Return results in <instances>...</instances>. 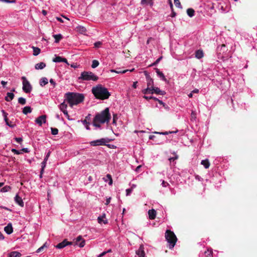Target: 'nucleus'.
Wrapping results in <instances>:
<instances>
[{
  "instance_id": "14",
  "label": "nucleus",
  "mask_w": 257,
  "mask_h": 257,
  "mask_svg": "<svg viewBox=\"0 0 257 257\" xmlns=\"http://www.w3.org/2000/svg\"><path fill=\"white\" fill-rule=\"evenodd\" d=\"M15 202L21 207H23L24 205V202L21 197L19 196V195H16L15 197Z\"/></svg>"
},
{
  "instance_id": "46",
  "label": "nucleus",
  "mask_w": 257,
  "mask_h": 257,
  "mask_svg": "<svg viewBox=\"0 0 257 257\" xmlns=\"http://www.w3.org/2000/svg\"><path fill=\"white\" fill-rule=\"evenodd\" d=\"M45 247H46L45 244H44L43 246H42L41 247L39 248L37 250V252L39 253V252H40L41 251H42Z\"/></svg>"
},
{
  "instance_id": "48",
  "label": "nucleus",
  "mask_w": 257,
  "mask_h": 257,
  "mask_svg": "<svg viewBox=\"0 0 257 257\" xmlns=\"http://www.w3.org/2000/svg\"><path fill=\"white\" fill-rule=\"evenodd\" d=\"M128 71V70H127V69L124 70H123L122 71H120V70H118V71H115V70H112V71L115 72L117 73H124Z\"/></svg>"
},
{
  "instance_id": "51",
  "label": "nucleus",
  "mask_w": 257,
  "mask_h": 257,
  "mask_svg": "<svg viewBox=\"0 0 257 257\" xmlns=\"http://www.w3.org/2000/svg\"><path fill=\"white\" fill-rule=\"evenodd\" d=\"M12 152H13L14 153H15V154H20V151H19L15 149H13L12 150Z\"/></svg>"
},
{
  "instance_id": "15",
  "label": "nucleus",
  "mask_w": 257,
  "mask_h": 257,
  "mask_svg": "<svg viewBox=\"0 0 257 257\" xmlns=\"http://www.w3.org/2000/svg\"><path fill=\"white\" fill-rule=\"evenodd\" d=\"M148 215L149 218L151 220L154 219L156 216V211L155 209H152L149 210Z\"/></svg>"
},
{
  "instance_id": "44",
  "label": "nucleus",
  "mask_w": 257,
  "mask_h": 257,
  "mask_svg": "<svg viewBox=\"0 0 257 257\" xmlns=\"http://www.w3.org/2000/svg\"><path fill=\"white\" fill-rule=\"evenodd\" d=\"M117 119V116L116 114H113V121L112 123L113 124H116V119Z\"/></svg>"
},
{
  "instance_id": "10",
  "label": "nucleus",
  "mask_w": 257,
  "mask_h": 257,
  "mask_svg": "<svg viewBox=\"0 0 257 257\" xmlns=\"http://www.w3.org/2000/svg\"><path fill=\"white\" fill-rule=\"evenodd\" d=\"M73 244V242L68 241H67V239H65L61 242H60L58 244H57L55 246V247L57 248L61 249V248H64V247H65L67 245H72Z\"/></svg>"
},
{
  "instance_id": "35",
  "label": "nucleus",
  "mask_w": 257,
  "mask_h": 257,
  "mask_svg": "<svg viewBox=\"0 0 257 257\" xmlns=\"http://www.w3.org/2000/svg\"><path fill=\"white\" fill-rule=\"evenodd\" d=\"M11 188L10 186H6L1 189V191L2 192H6L11 190Z\"/></svg>"
},
{
  "instance_id": "11",
  "label": "nucleus",
  "mask_w": 257,
  "mask_h": 257,
  "mask_svg": "<svg viewBox=\"0 0 257 257\" xmlns=\"http://www.w3.org/2000/svg\"><path fill=\"white\" fill-rule=\"evenodd\" d=\"M78 245L80 247H82L85 245V240L82 239L81 236H78L76 238V242L74 243V245Z\"/></svg>"
},
{
  "instance_id": "32",
  "label": "nucleus",
  "mask_w": 257,
  "mask_h": 257,
  "mask_svg": "<svg viewBox=\"0 0 257 257\" xmlns=\"http://www.w3.org/2000/svg\"><path fill=\"white\" fill-rule=\"evenodd\" d=\"M187 13L190 17H192L194 15L195 11L193 9L189 8L187 10Z\"/></svg>"
},
{
  "instance_id": "52",
  "label": "nucleus",
  "mask_w": 257,
  "mask_h": 257,
  "mask_svg": "<svg viewBox=\"0 0 257 257\" xmlns=\"http://www.w3.org/2000/svg\"><path fill=\"white\" fill-rule=\"evenodd\" d=\"M50 152H49L47 154V155H46V157H45V159H44V160L45 161H47V160H48V158H49V157L50 156Z\"/></svg>"
},
{
  "instance_id": "33",
  "label": "nucleus",
  "mask_w": 257,
  "mask_h": 257,
  "mask_svg": "<svg viewBox=\"0 0 257 257\" xmlns=\"http://www.w3.org/2000/svg\"><path fill=\"white\" fill-rule=\"evenodd\" d=\"M2 112L3 113V116L4 117V120L6 122V124H8V113H7L4 110H2Z\"/></svg>"
},
{
  "instance_id": "1",
  "label": "nucleus",
  "mask_w": 257,
  "mask_h": 257,
  "mask_svg": "<svg viewBox=\"0 0 257 257\" xmlns=\"http://www.w3.org/2000/svg\"><path fill=\"white\" fill-rule=\"evenodd\" d=\"M111 118V115L109 113L108 107L100 113H97L93 120V125L96 127H100V123H108Z\"/></svg>"
},
{
  "instance_id": "63",
  "label": "nucleus",
  "mask_w": 257,
  "mask_h": 257,
  "mask_svg": "<svg viewBox=\"0 0 257 257\" xmlns=\"http://www.w3.org/2000/svg\"><path fill=\"white\" fill-rule=\"evenodd\" d=\"M63 113L65 115V116H66V117H67L68 119H70V118H69V117H70V116H69V114H68V111H65V112H64V113Z\"/></svg>"
},
{
  "instance_id": "22",
  "label": "nucleus",
  "mask_w": 257,
  "mask_h": 257,
  "mask_svg": "<svg viewBox=\"0 0 257 257\" xmlns=\"http://www.w3.org/2000/svg\"><path fill=\"white\" fill-rule=\"evenodd\" d=\"M204 56V54L202 50H198L195 52V57L198 59L202 58Z\"/></svg>"
},
{
  "instance_id": "42",
  "label": "nucleus",
  "mask_w": 257,
  "mask_h": 257,
  "mask_svg": "<svg viewBox=\"0 0 257 257\" xmlns=\"http://www.w3.org/2000/svg\"><path fill=\"white\" fill-rule=\"evenodd\" d=\"M102 43L100 41L96 42L94 44V47L96 48L100 47Z\"/></svg>"
},
{
  "instance_id": "17",
  "label": "nucleus",
  "mask_w": 257,
  "mask_h": 257,
  "mask_svg": "<svg viewBox=\"0 0 257 257\" xmlns=\"http://www.w3.org/2000/svg\"><path fill=\"white\" fill-rule=\"evenodd\" d=\"M66 100H64V101L62 103H61L59 105V109L63 112L64 113V112L65 111H67V110H66L67 109V105L65 103V101Z\"/></svg>"
},
{
  "instance_id": "3",
  "label": "nucleus",
  "mask_w": 257,
  "mask_h": 257,
  "mask_svg": "<svg viewBox=\"0 0 257 257\" xmlns=\"http://www.w3.org/2000/svg\"><path fill=\"white\" fill-rule=\"evenodd\" d=\"M92 92L96 98L100 100L108 99L110 95L107 89L103 87L101 85H98L93 87L92 89Z\"/></svg>"
},
{
  "instance_id": "24",
  "label": "nucleus",
  "mask_w": 257,
  "mask_h": 257,
  "mask_svg": "<svg viewBox=\"0 0 257 257\" xmlns=\"http://www.w3.org/2000/svg\"><path fill=\"white\" fill-rule=\"evenodd\" d=\"M46 67V64L44 62H40L35 65L36 69H42Z\"/></svg>"
},
{
  "instance_id": "29",
  "label": "nucleus",
  "mask_w": 257,
  "mask_h": 257,
  "mask_svg": "<svg viewBox=\"0 0 257 257\" xmlns=\"http://www.w3.org/2000/svg\"><path fill=\"white\" fill-rule=\"evenodd\" d=\"M107 180H109L108 184L109 185H111L112 184V179L111 176L110 174H107L106 178H104V181L105 182L107 181Z\"/></svg>"
},
{
  "instance_id": "27",
  "label": "nucleus",
  "mask_w": 257,
  "mask_h": 257,
  "mask_svg": "<svg viewBox=\"0 0 257 257\" xmlns=\"http://www.w3.org/2000/svg\"><path fill=\"white\" fill-rule=\"evenodd\" d=\"M48 83V80L46 77H43L40 81V85L41 86H44Z\"/></svg>"
},
{
  "instance_id": "49",
  "label": "nucleus",
  "mask_w": 257,
  "mask_h": 257,
  "mask_svg": "<svg viewBox=\"0 0 257 257\" xmlns=\"http://www.w3.org/2000/svg\"><path fill=\"white\" fill-rule=\"evenodd\" d=\"M162 59V57H159V58H158L156 61L152 64L153 65H157L160 61V60Z\"/></svg>"
},
{
  "instance_id": "21",
  "label": "nucleus",
  "mask_w": 257,
  "mask_h": 257,
  "mask_svg": "<svg viewBox=\"0 0 257 257\" xmlns=\"http://www.w3.org/2000/svg\"><path fill=\"white\" fill-rule=\"evenodd\" d=\"M136 253L139 255V257H145V252L143 250V247L141 246L139 249L137 251Z\"/></svg>"
},
{
  "instance_id": "39",
  "label": "nucleus",
  "mask_w": 257,
  "mask_h": 257,
  "mask_svg": "<svg viewBox=\"0 0 257 257\" xmlns=\"http://www.w3.org/2000/svg\"><path fill=\"white\" fill-rule=\"evenodd\" d=\"M51 130L53 135H56L58 133V130L57 128L51 127Z\"/></svg>"
},
{
  "instance_id": "23",
  "label": "nucleus",
  "mask_w": 257,
  "mask_h": 257,
  "mask_svg": "<svg viewBox=\"0 0 257 257\" xmlns=\"http://www.w3.org/2000/svg\"><path fill=\"white\" fill-rule=\"evenodd\" d=\"M105 217V214H103L101 216H99L98 217V222L99 223H101L103 222L104 224H107V220H104L103 218Z\"/></svg>"
},
{
  "instance_id": "26",
  "label": "nucleus",
  "mask_w": 257,
  "mask_h": 257,
  "mask_svg": "<svg viewBox=\"0 0 257 257\" xmlns=\"http://www.w3.org/2000/svg\"><path fill=\"white\" fill-rule=\"evenodd\" d=\"M32 108L30 106H25L23 108V113L25 114H27L32 112Z\"/></svg>"
},
{
  "instance_id": "50",
  "label": "nucleus",
  "mask_w": 257,
  "mask_h": 257,
  "mask_svg": "<svg viewBox=\"0 0 257 257\" xmlns=\"http://www.w3.org/2000/svg\"><path fill=\"white\" fill-rule=\"evenodd\" d=\"M132 191V189H131V188L127 189L126 190V195L127 196L129 195L131 193Z\"/></svg>"
},
{
  "instance_id": "62",
  "label": "nucleus",
  "mask_w": 257,
  "mask_h": 257,
  "mask_svg": "<svg viewBox=\"0 0 257 257\" xmlns=\"http://www.w3.org/2000/svg\"><path fill=\"white\" fill-rule=\"evenodd\" d=\"M85 119L87 120H90V119H91V114H88L86 117H85Z\"/></svg>"
},
{
  "instance_id": "28",
  "label": "nucleus",
  "mask_w": 257,
  "mask_h": 257,
  "mask_svg": "<svg viewBox=\"0 0 257 257\" xmlns=\"http://www.w3.org/2000/svg\"><path fill=\"white\" fill-rule=\"evenodd\" d=\"M201 164L203 165L206 169L208 168L210 166V163L208 159L202 160L201 162Z\"/></svg>"
},
{
  "instance_id": "25",
  "label": "nucleus",
  "mask_w": 257,
  "mask_h": 257,
  "mask_svg": "<svg viewBox=\"0 0 257 257\" xmlns=\"http://www.w3.org/2000/svg\"><path fill=\"white\" fill-rule=\"evenodd\" d=\"M53 37L55 38V42L59 43V41L63 38V36L61 34L54 35Z\"/></svg>"
},
{
  "instance_id": "58",
  "label": "nucleus",
  "mask_w": 257,
  "mask_h": 257,
  "mask_svg": "<svg viewBox=\"0 0 257 257\" xmlns=\"http://www.w3.org/2000/svg\"><path fill=\"white\" fill-rule=\"evenodd\" d=\"M162 184L163 186L165 187L169 185V184L167 182H165V181H163Z\"/></svg>"
},
{
  "instance_id": "45",
  "label": "nucleus",
  "mask_w": 257,
  "mask_h": 257,
  "mask_svg": "<svg viewBox=\"0 0 257 257\" xmlns=\"http://www.w3.org/2000/svg\"><path fill=\"white\" fill-rule=\"evenodd\" d=\"M8 124H6L7 125L12 128L14 127L15 125L14 124H13L12 121H9V119H8Z\"/></svg>"
},
{
  "instance_id": "2",
  "label": "nucleus",
  "mask_w": 257,
  "mask_h": 257,
  "mask_svg": "<svg viewBox=\"0 0 257 257\" xmlns=\"http://www.w3.org/2000/svg\"><path fill=\"white\" fill-rule=\"evenodd\" d=\"M65 100L72 107L74 105H77L83 101L84 95L81 93L68 92L65 94Z\"/></svg>"
},
{
  "instance_id": "4",
  "label": "nucleus",
  "mask_w": 257,
  "mask_h": 257,
  "mask_svg": "<svg viewBox=\"0 0 257 257\" xmlns=\"http://www.w3.org/2000/svg\"><path fill=\"white\" fill-rule=\"evenodd\" d=\"M165 238L168 242L169 243L170 248H172L174 247L177 238L174 233L170 230H167L165 232Z\"/></svg>"
},
{
  "instance_id": "41",
  "label": "nucleus",
  "mask_w": 257,
  "mask_h": 257,
  "mask_svg": "<svg viewBox=\"0 0 257 257\" xmlns=\"http://www.w3.org/2000/svg\"><path fill=\"white\" fill-rule=\"evenodd\" d=\"M143 97L147 99V100H149V99H153L154 100H158V98L155 97H154V96H146V95H144L143 96Z\"/></svg>"
},
{
  "instance_id": "36",
  "label": "nucleus",
  "mask_w": 257,
  "mask_h": 257,
  "mask_svg": "<svg viewBox=\"0 0 257 257\" xmlns=\"http://www.w3.org/2000/svg\"><path fill=\"white\" fill-rule=\"evenodd\" d=\"M46 162L47 161H45L44 160L43 161V162L42 163V168H41V174L40 175V177H42V174H43V171H44V168L46 166Z\"/></svg>"
},
{
  "instance_id": "20",
  "label": "nucleus",
  "mask_w": 257,
  "mask_h": 257,
  "mask_svg": "<svg viewBox=\"0 0 257 257\" xmlns=\"http://www.w3.org/2000/svg\"><path fill=\"white\" fill-rule=\"evenodd\" d=\"M21 253L18 251H12L9 254V257H21Z\"/></svg>"
},
{
  "instance_id": "18",
  "label": "nucleus",
  "mask_w": 257,
  "mask_h": 257,
  "mask_svg": "<svg viewBox=\"0 0 257 257\" xmlns=\"http://www.w3.org/2000/svg\"><path fill=\"white\" fill-rule=\"evenodd\" d=\"M15 95L12 92H8L7 93V96L5 97V100L7 101H11L14 97Z\"/></svg>"
},
{
  "instance_id": "9",
  "label": "nucleus",
  "mask_w": 257,
  "mask_h": 257,
  "mask_svg": "<svg viewBox=\"0 0 257 257\" xmlns=\"http://www.w3.org/2000/svg\"><path fill=\"white\" fill-rule=\"evenodd\" d=\"M110 141V140L108 138H102L99 140L91 141L90 144L92 146L106 145V144L109 143Z\"/></svg>"
},
{
  "instance_id": "19",
  "label": "nucleus",
  "mask_w": 257,
  "mask_h": 257,
  "mask_svg": "<svg viewBox=\"0 0 257 257\" xmlns=\"http://www.w3.org/2000/svg\"><path fill=\"white\" fill-rule=\"evenodd\" d=\"M156 73H157V74L161 78V79L165 81V82H167V79L166 78L165 75H164V74L161 72L159 69L158 68H156Z\"/></svg>"
},
{
  "instance_id": "60",
  "label": "nucleus",
  "mask_w": 257,
  "mask_h": 257,
  "mask_svg": "<svg viewBox=\"0 0 257 257\" xmlns=\"http://www.w3.org/2000/svg\"><path fill=\"white\" fill-rule=\"evenodd\" d=\"M107 253V252L103 251L101 253H100L97 257H102L104 255H105Z\"/></svg>"
},
{
  "instance_id": "47",
  "label": "nucleus",
  "mask_w": 257,
  "mask_h": 257,
  "mask_svg": "<svg viewBox=\"0 0 257 257\" xmlns=\"http://www.w3.org/2000/svg\"><path fill=\"white\" fill-rule=\"evenodd\" d=\"M178 158V156L177 155H176L175 157H171V158H169V160L170 162H171L172 161H174L175 160H177Z\"/></svg>"
},
{
  "instance_id": "53",
  "label": "nucleus",
  "mask_w": 257,
  "mask_h": 257,
  "mask_svg": "<svg viewBox=\"0 0 257 257\" xmlns=\"http://www.w3.org/2000/svg\"><path fill=\"white\" fill-rule=\"evenodd\" d=\"M153 0H148V4L151 7L154 5Z\"/></svg>"
},
{
  "instance_id": "57",
  "label": "nucleus",
  "mask_w": 257,
  "mask_h": 257,
  "mask_svg": "<svg viewBox=\"0 0 257 257\" xmlns=\"http://www.w3.org/2000/svg\"><path fill=\"white\" fill-rule=\"evenodd\" d=\"M148 0H142L141 4L143 5L145 4H148Z\"/></svg>"
},
{
  "instance_id": "8",
  "label": "nucleus",
  "mask_w": 257,
  "mask_h": 257,
  "mask_svg": "<svg viewBox=\"0 0 257 257\" xmlns=\"http://www.w3.org/2000/svg\"><path fill=\"white\" fill-rule=\"evenodd\" d=\"M22 79H23V91L27 93H30L32 89L31 85L25 76L22 77Z\"/></svg>"
},
{
  "instance_id": "54",
  "label": "nucleus",
  "mask_w": 257,
  "mask_h": 257,
  "mask_svg": "<svg viewBox=\"0 0 257 257\" xmlns=\"http://www.w3.org/2000/svg\"><path fill=\"white\" fill-rule=\"evenodd\" d=\"M177 131H176L175 132H164V133H162L161 134H163V135H168L169 134H171V133H176V132H177Z\"/></svg>"
},
{
  "instance_id": "13",
  "label": "nucleus",
  "mask_w": 257,
  "mask_h": 257,
  "mask_svg": "<svg viewBox=\"0 0 257 257\" xmlns=\"http://www.w3.org/2000/svg\"><path fill=\"white\" fill-rule=\"evenodd\" d=\"M152 93L151 94L156 93L157 94H159L161 95H164L166 94V92L164 91L160 90V89L158 87H154L152 89Z\"/></svg>"
},
{
  "instance_id": "5",
  "label": "nucleus",
  "mask_w": 257,
  "mask_h": 257,
  "mask_svg": "<svg viewBox=\"0 0 257 257\" xmlns=\"http://www.w3.org/2000/svg\"><path fill=\"white\" fill-rule=\"evenodd\" d=\"M79 80L84 81L92 80L96 81L98 79V77L90 71H83L81 72L80 76L78 77Z\"/></svg>"
},
{
  "instance_id": "12",
  "label": "nucleus",
  "mask_w": 257,
  "mask_h": 257,
  "mask_svg": "<svg viewBox=\"0 0 257 257\" xmlns=\"http://www.w3.org/2000/svg\"><path fill=\"white\" fill-rule=\"evenodd\" d=\"M35 121L40 126H41L43 122L45 123L46 122V115H42L40 116L36 119Z\"/></svg>"
},
{
  "instance_id": "37",
  "label": "nucleus",
  "mask_w": 257,
  "mask_h": 257,
  "mask_svg": "<svg viewBox=\"0 0 257 257\" xmlns=\"http://www.w3.org/2000/svg\"><path fill=\"white\" fill-rule=\"evenodd\" d=\"M99 62L96 60H94L92 61V63L91 65V67L93 68H95L97 67L99 65Z\"/></svg>"
},
{
  "instance_id": "30",
  "label": "nucleus",
  "mask_w": 257,
  "mask_h": 257,
  "mask_svg": "<svg viewBox=\"0 0 257 257\" xmlns=\"http://www.w3.org/2000/svg\"><path fill=\"white\" fill-rule=\"evenodd\" d=\"M32 48L33 49V55L34 56H37L40 54L41 52V50L40 48L34 46L32 47Z\"/></svg>"
},
{
  "instance_id": "38",
  "label": "nucleus",
  "mask_w": 257,
  "mask_h": 257,
  "mask_svg": "<svg viewBox=\"0 0 257 257\" xmlns=\"http://www.w3.org/2000/svg\"><path fill=\"white\" fill-rule=\"evenodd\" d=\"M78 31L81 34H84L86 32V30L83 27H79L77 28Z\"/></svg>"
},
{
  "instance_id": "59",
  "label": "nucleus",
  "mask_w": 257,
  "mask_h": 257,
  "mask_svg": "<svg viewBox=\"0 0 257 257\" xmlns=\"http://www.w3.org/2000/svg\"><path fill=\"white\" fill-rule=\"evenodd\" d=\"M176 15V13L174 11L173 9L172 10V14L171 15V17H175Z\"/></svg>"
},
{
  "instance_id": "16",
  "label": "nucleus",
  "mask_w": 257,
  "mask_h": 257,
  "mask_svg": "<svg viewBox=\"0 0 257 257\" xmlns=\"http://www.w3.org/2000/svg\"><path fill=\"white\" fill-rule=\"evenodd\" d=\"M4 230L7 234H11L13 231V228L12 224L11 223L8 224L5 227Z\"/></svg>"
},
{
  "instance_id": "43",
  "label": "nucleus",
  "mask_w": 257,
  "mask_h": 257,
  "mask_svg": "<svg viewBox=\"0 0 257 257\" xmlns=\"http://www.w3.org/2000/svg\"><path fill=\"white\" fill-rule=\"evenodd\" d=\"M174 4H175V6L177 7H178V8L181 7V3H180L179 0H174Z\"/></svg>"
},
{
  "instance_id": "6",
  "label": "nucleus",
  "mask_w": 257,
  "mask_h": 257,
  "mask_svg": "<svg viewBox=\"0 0 257 257\" xmlns=\"http://www.w3.org/2000/svg\"><path fill=\"white\" fill-rule=\"evenodd\" d=\"M146 77L147 82V88L142 90V93L144 94H148L149 93H152V89L154 88V81L151 76L146 73Z\"/></svg>"
},
{
  "instance_id": "31",
  "label": "nucleus",
  "mask_w": 257,
  "mask_h": 257,
  "mask_svg": "<svg viewBox=\"0 0 257 257\" xmlns=\"http://www.w3.org/2000/svg\"><path fill=\"white\" fill-rule=\"evenodd\" d=\"M213 251L212 249H208L204 252L206 257H212Z\"/></svg>"
},
{
  "instance_id": "56",
  "label": "nucleus",
  "mask_w": 257,
  "mask_h": 257,
  "mask_svg": "<svg viewBox=\"0 0 257 257\" xmlns=\"http://www.w3.org/2000/svg\"><path fill=\"white\" fill-rule=\"evenodd\" d=\"M15 140L19 143H20L23 141V140H22V139L21 138H16L15 139Z\"/></svg>"
},
{
  "instance_id": "40",
  "label": "nucleus",
  "mask_w": 257,
  "mask_h": 257,
  "mask_svg": "<svg viewBox=\"0 0 257 257\" xmlns=\"http://www.w3.org/2000/svg\"><path fill=\"white\" fill-rule=\"evenodd\" d=\"M62 58L60 56H56L53 58V61L54 62H61Z\"/></svg>"
},
{
  "instance_id": "34",
  "label": "nucleus",
  "mask_w": 257,
  "mask_h": 257,
  "mask_svg": "<svg viewBox=\"0 0 257 257\" xmlns=\"http://www.w3.org/2000/svg\"><path fill=\"white\" fill-rule=\"evenodd\" d=\"M18 102L22 105H25L26 103V99L23 97H19Z\"/></svg>"
},
{
  "instance_id": "55",
  "label": "nucleus",
  "mask_w": 257,
  "mask_h": 257,
  "mask_svg": "<svg viewBox=\"0 0 257 257\" xmlns=\"http://www.w3.org/2000/svg\"><path fill=\"white\" fill-rule=\"evenodd\" d=\"M50 82L51 84H52L54 86V87L56 85V83L54 81V80L53 79H51L50 80Z\"/></svg>"
},
{
  "instance_id": "7",
  "label": "nucleus",
  "mask_w": 257,
  "mask_h": 257,
  "mask_svg": "<svg viewBox=\"0 0 257 257\" xmlns=\"http://www.w3.org/2000/svg\"><path fill=\"white\" fill-rule=\"evenodd\" d=\"M216 50L218 59H220L223 60L226 59L227 56L226 55V53L228 49L225 44H223L220 46H218Z\"/></svg>"
},
{
  "instance_id": "64",
  "label": "nucleus",
  "mask_w": 257,
  "mask_h": 257,
  "mask_svg": "<svg viewBox=\"0 0 257 257\" xmlns=\"http://www.w3.org/2000/svg\"><path fill=\"white\" fill-rule=\"evenodd\" d=\"M87 121H88L87 120H86V119H85L84 120H83L82 121V122H83V123L84 124H85V125L89 124V123Z\"/></svg>"
},
{
  "instance_id": "61",
  "label": "nucleus",
  "mask_w": 257,
  "mask_h": 257,
  "mask_svg": "<svg viewBox=\"0 0 257 257\" xmlns=\"http://www.w3.org/2000/svg\"><path fill=\"white\" fill-rule=\"evenodd\" d=\"M110 200H111V198L109 197L108 198H107L106 200V203H105V205H107L109 204L110 202Z\"/></svg>"
}]
</instances>
